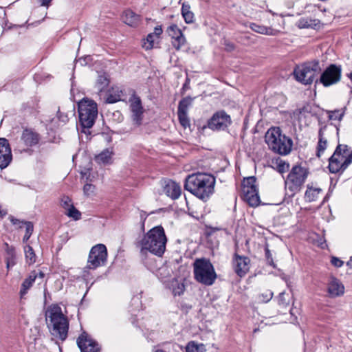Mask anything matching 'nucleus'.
<instances>
[{
  "mask_svg": "<svg viewBox=\"0 0 352 352\" xmlns=\"http://www.w3.org/2000/svg\"><path fill=\"white\" fill-rule=\"evenodd\" d=\"M215 178L210 174L196 173L185 179L184 188L201 200H207L214 192Z\"/></svg>",
  "mask_w": 352,
  "mask_h": 352,
  "instance_id": "nucleus-1",
  "label": "nucleus"
},
{
  "mask_svg": "<svg viewBox=\"0 0 352 352\" xmlns=\"http://www.w3.org/2000/svg\"><path fill=\"white\" fill-rule=\"evenodd\" d=\"M167 238L162 226H158L147 232L138 242V247L142 254L147 252L157 256H162L165 250Z\"/></svg>",
  "mask_w": 352,
  "mask_h": 352,
  "instance_id": "nucleus-2",
  "label": "nucleus"
},
{
  "mask_svg": "<svg viewBox=\"0 0 352 352\" xmlns=\"http://www.w3.org/2000/svg\"><path fill=\"white\" fill-rule=\"evenodd\" d=\"M45 320L51 334L61 340L67 337L69 321L58 305H52L46 310Z\"/></svg>",
  "mask_w": 352,
  "mask_h": 352,
  "instance_id": "nucleus-3",
  "label": "nucleus"
},
{
  "mask_svg": "<svg viewBox=\"0 0 352 352\" xmlns=\"http://www.w3.org/2000/svg\"><path fill=\"white\" fill-rule=\"evenodd\" d=\"M265 142L269 147L274 152L280 155L289 154L292 148L293 141L281 133L278 127H272L265 133Z\"/></svg>",
  "mask_w": 352,
  "mask_h": 352,
  "instance_id": "nucleus-4",
  "label": "nucleus"
},
{
  "mask_svg": "<svg viewBox=\"0 0 352 352\" xmlns=\"http://www.w3.org/2000/svg\"><path fill=\"white\" fill-rule=\"evenodd\" d=\"M352 163V151L349 152L348 146L338 144L329 160V169L331 173L344 171Z\"/></svg>",
  "mask_w": 352,
  "mask_h": 352,
  "instance_id": "nucleus-5",
  "label": "nucleus"
},
{
  "mask_svg": "<svg viewBox=\"0 0 352 352\" xmlns=\"http://www.w3.org/2000/svg\"><path fill=\"white\" fill-rule=\"evenodd\" d=\"M195 278L205 285H212L216 278L217 274L209 259L197 258L193 263Z\"/></svg>",
  "mask_w": 352,
  "mask_h": 352,
  "instance_id": "nucleus-6",
  "label": "nucleus"
},
{
  "mask_svg": "<svg viewBox=\"0 0 352 352\" xmlns=\"http://www.w3.org/2000/svg\"><path fill=\"white\" fill-rule=\"evenodd\" d=\"M78 106L82 126L87 129L92 127L98 116L97 104L92 100L84 98L78 102Z\"/></svg>",
  "mask_w": 352,
  "mask_h": 352,
  "instance_id": "nucleus-7",
  "label": "nucleus"
},
{
  "mask_svg": "<svg viewBox=\"0 0 352 352\" xmlns=\"http://www.w3.org/2000/svg\"><path fill=\"white\" fill-rule=\"evenodd\" d=\"M320 71L318 61L314 60L296 66L294 71V75L298 82L304 85H309L313 82Z\"/></svg>",
  "mask_w": 352,
  "mask_h": 352,
  "instance_id": "nucleus-8",
  "label": "nucleus"
},
{
  "mask_svg": "<svg viewBox=\"0 0 352 352\" xmlns=\"http://www.w3.org/2000/svg\"><path fill=\"white\" fill-rule=\"evenodd\" d=\"M308 172L300 166H294L291 170L285 181L286 187L292 195L300 191L305 182Z\"/></svg>",
  "mask_w": 352,
  "mask_h": 352,
  "instance_id": "nucleus-9",
  "label": "nucleus"
},
{
  "mask_svg": "<svg viewBox=\"0 0 352 352\" xmlns=\"http://www.w3.org/2000/svg\"><path fill=\"white\" fill-rule=\"evenodd\" d=\"M243 201L252 207H256L261 203L256 177L254 176L243 177Z\"/></svg>",
  "mask_w": 352,
  "mask_h": 352,
  "instance_id": "nucleus-10",
  "label": "nucleus"
},
{
  "mask_svg": "<svg viewBox=\"0 0 352 352\" xmlns=\"http://www.w3.org/2000/svg\"><path fill=\"white\" fill-rule=\"evenodd\" d=\"M107 258V248L103 244L94 246L89 252L87 267L89 269H96L104 265Z\"/></svg>",
  "mask_w": 352,
  "mask_h": 352,
  "instance_id": "nucleus-11",
  "label": "nucleus"
},
{
  "mask_svg": "<svg viewBox=\"0 0 352 352\" xmlns=\"http://www.w3.org/2000/svg\"><path fill=\"white\" fill-rule=\"evenodd\" d=\"M129 103L132 121L137 126L141 125L144 118V109L140 98L134 93L129 98Z\"/></svg>",
  "mask_w": 352,
  "mask_h": 352,
  "instance_id": "nucleus-12",
  "label": "nucleus"
},
{
  "mask_svg": "<svg viewBox=\"0 0 352 352\" xmlns=\"http://www.w3.org/2000/svg\"><path fill=\"white\" fill-rule=\"evenodd\" d=\"M231 123V119L224 111L216 112L210 119L208 126L214 131L225 130Z\"/></svg>",
  "mask_w": 352,
  "mask_h": 352,
  "instance_id": "nucleus-13",
  "label": "nucleus"
},
{
  "mask_svg": "<svg viewBox=\"0 0 352 352\" xmlns=\"http://www.w3.org/2000/svg\"><path fill=\"white\" fill-rule=\"evenodd\" d=\"M341 78V69L335 65L327 67L320 76L321 83L325 86H331L340 81Z\"/></svg>",
  "mask_w": 352,
  "mask_h": 352,
  "instance_id": "nucleus-14",
  "label": "nucleus"
},
{
  "mask_svg": "<svg viewBox=\"0 0 352 352\" xmlns=\"http://www.w3.org/2000/svg\"><path fill=\"white\" fill-rule=\"evenodd\" d=\"M77 344L81 352H98L100 349L98 343L86 332L78 338Z\"/></svg>",
  "mask_w": 352,
  "mask_h": 352,
  "instance_id": "nucleus-15",
  "label": "nucleus"
},
{
  "mask_svg": "<svg viewBox=\"0 0 352 352\" xmlns=\"http://www.w3.org/2000/svg\"><path fill=\"white\" fill-rule=\"evenodd\" d=\"M167 32L171 38L172 45L175 50H179L186 44V39L177 25H170L167 29Z\"/></svg>",
  "mask_w": 352,
  "mask_h": 352,
  "instance_id": "nucleus-16",
  "label": "nucleus"
},
{
  "mask_svg": "<svg viewBox=\"0 0 352 352\" xmlns=\"http://www.w3.org/2000/svg\"><path fill=\"white\" fill-rule=\"evenodd\" d=\"M12 160V151L8 140L4 138H0V168H6Z\"/></svg>",
  "mask_w": 352,
  "mask_h": 352,
  "instance_id": "nucleus-17",
  "label": "nucleus"
},
{
  "mask_svg": "<svg viewBox=\"0 0 352 352\" xmlns=\"http://www.w3.org/2000/svg\"><path fill=\"white\" fill-rule=\"evenodd\" d=\"M327 292L331 298L341 296L344 294V286L338 278L331 277L327 283Z\"/></svg>",
  "mask_w": 352,
  "mask_h": 352,
  "instance_id": "nucleus-18",
  "label": "nucleus"
},
{
  "mask_svg": "<svg viewBox=\"0 0 352 352\" xmlns=\"http://www.w3.org/2000/svg\"><path fill=\"white\" fill-rule=\"evenodd\" d=\"M163 191L168 197L173 199L179 198L182 193L179 184L172 180H168L164 182Z\"/></svg>",
  "mask_w": 352,
  "mask_h": 352,
  "instance_id": "nucleus-19",
  "label": "nucleus"
},
{
  "mask_svg": "<svg viewBox=\"0 0 352 352\" xmlns=\"http://www.w3.org/2000/svg\"><path fill=\"white\" fill-rule=\"evenodd\" d=\"M21 140L26 146H33L38 144L40 136L38 133L32 130L25 129L23 131Z\"/></svg>",
  "mask_w": 352,
  "mask_h": 352,
  "instance_id": "nucleus-20",
  "label": "nucleus"
},
{
  "mask_svg": "<svg viewBox=\"0 0 352 352\" xmlns=\"http://www.w3.org/2000/svg\"><path fill=\"white\" fill-rule=\"evenodd\" d=\"M11 222L14 225L17 226L19 228H21L23 226H25V233L23 236V241L24 243L27 242L30 238L34 230V226L32 223L30 221H21L19 219H14L13 217L11 218Z\"/></svg>",
  "mask_w": 352,
  "mask_h": 352,
  "instance_id": "nucleus-21",
  "label": "nucleus"
},
{
  "mask_svg": "<svg viewBox=\"0 0 352 352\" xmlns=\"http://www.w3.org/2000/svg\"><path fill=\"white\" fill-rule=\"evenodd\" d=\"M37 277L38 274L36 271L34 270L31 272L28 277L24 280L21 284L20 289L21 298H23L28 293V290L32 287Z\"/></svg>",
  "mask_w": 352,
  "mask_h": 352,
  "instance_id": "nucleus-22",
  "label": "nucleus"
},
{
  "mask_svg": "<svg viewBox=\"0 0 352 352\" xmlns=\"http://www.w3.org/2000/svg\"><path fill=\"white\" fill-rule=\"evenodd\" d=\"M123 21L131 27H136L138 25L140 17L131 10H126L122 15Z\"/></svg>",
  "mask_w": 352,
  "mask_h": 352,
  "instance_id": "nucleus-23",
  "label": "nucleus"
},
{
  "mask_svg": "<svg viewBox=\"0 0 352 352\" xmlns=\"http://www.w3.org/2000/svg\"><path fill=\"white\" fill-rule=\"evenodd\" d=\"M326 129V126L322 127L320 129L318 132V143L317 146V156L320 157L321 155L324 153L327 146V140L326 138L324 136V131Z\"/></svg>",
  "mask_w": 352,
  "mask_h": 352,
  "instance_id": "nucleus-24",
  "label": "nucleus"
},
{
  "mask_svg": "<svg viewBox=\"0 0 352 352\" xmlns=\"http://www.w3.org/2000/svg\"><path fill=\"white\" fill-rule=\"evenodd\" d=\"M242 264V256H241L238 252V247L237 243H236V250L235 253L234 254L232 265V268L238 275L239 277H242V268L241 267V265Z\"/></svg>",
  "mask_w": 352,
  "mask_h": 352,
  "instance_id": "nucleus-25",
  "label": "nucleus"
},
{
  "mask_svg": "<svg viewBox=\"0 0 352 352\" xmlns=\"http://www.w3.org/2000/svg\"><path fill=\"white\" fill-rule=\"evenodd\" d=\"M123 96V91L118 87H113L111 90L109 91L106 102L107 103H116L122 100Z\"/></svg>",
  "mask_w": 352,
  "mask_h": 352,
  "instance_id": "nucleus-26",
  "label": "nucleus"
},
{
  "mask_svg": "<svg viewBox=\"0 0 352 352\" xmlns=\"http://www.w3.org/2000/svg\"><path fill=\"white\" fill-rule=\"evenodd\" d=\"M113 152L107 148L102 151L100 154L95 157L97 163L101 164H108L111 163Z\"/></svg>",
  "mask_w": 352,
  "mask_h": 352,
  "instance_id": "nucleus-27",
  "label": "nucleus"
},
{
  "mask_svg": "<svg viewBox=\"0 0 352 352\" xmlns=\"http://www.w3.org/2000/svg\"><path fill=\"white\" fill-rule=\"evenodd\" d=\"M109 79L105 73L100 74L96 82L95 87L98 92H102L108 87Z\"/></svg>",
  "mask_w": 352,
  "mask_h": 352,
  "instance_id": "nucleus-28",
  "label": "nucleus"
},
{
  "mask_svg": "<svg viewBox=\"0 0 352 352\" xmlns=\"http://www.w3.org/2000/svg\"><path fill=\"white\" fill-rule=\"evenodd\" d=\"M321 192L322 189L320 188L307 186V189L305 195V200L309 202L316 201Z\"/></svg>",
  "mask_w": 352,
  "mask_h": 352,
  "instance_id": "nucleus-29",
  "label": "nucleus"
},
{
  "mask_svg": "<svg viewBox=\"0 0 352 352\" xmlns=\"http://www.w3.org/2000/svg\"><path fill=\"white\" fill-rule=\"evenodd\" d=\"M182 14L186 23H192L194 21V14L190 10L189 4L184 3L182 6Z\"/></svg>",
  "mask_w": 352,
  "mask_h": 352,
  "instance_id": "nucleus-30",
  "label": "nucleus"
},
{
  "mask_svg": "<svg viewBox=\"0 0 352 352\" xmlns=\"http://www.w3.org/2000/svg\"><path fill=\"white\" fill-rule=\"evenodd\" d=\"M250 28L254 32L266 35H274L275 30L271 28H268L264 25H261L256 23H250Z\"/></svg>",
  "mask_w": 352,
  "mask_h": 352,
  "instance_id": "nucleus-31",
  "label": "nucleus"
},
{
  "mask_svg": "<svg viewBox=\"0 0 352 352\" xmlns=\"http://www.w3.org/2000/svg\"><path fill=\"white\" fill-rule=\"evenodd\" d=\"M206 346L202 343H197L195 341L189 342L186 346V352H206Z\"/></svg>",
  "mask_w": 352,
  "mask_h": 352,
  "instance_id": "nucleus-32",
  "label": "nucleus"
},
{
  "mask_svg": "<svg viewBox=\"0 0 352 352\" xmlns=\"http://www.w3.org/2000/svg\"><path fill=\"white\" fill-rule=\"evenodd\" d=\"M192 98L186 97L182 99L178 104L177 113H188L189 107L192 104Z\"/></svg>",
  "mask_w": 352,
  "mask_h": 352,
  "instance_id": "nucleus-33",
  "label": "nucleus"
},
{
  "mask_svg": "<svg viewBox=\"0 0 352 352\" xmlns=\"http://www.w3.org/2000/svg\"><path fill=\"white\" fill-rule=\"evenodd\" d=\"M170 289L175 296H180L184 291V285L183 283H179L177 279L173 278L170 282Z\"/></svg>",
  "mask_w": 352,
  "mask_h": 352,
  "instance_id": "nucleus-34",
  "label": "nucleus"
},
{
  "mask_svg": "<svg viewBox=\"0 0 352 352\" xmlns=\"http://www.w3.org/2000/svg\"><path fill=\"white\" fill-rule=\"evenodd\" d=\"M26 262L29 265L34 264L36 260V256L33 248L30 245H26L24 248Z\"/></svg>",
  "mask_w": 352,
  "mask_h": 352,
  "instance_id": "nucleus-35",
  "label": "nucleus"
},
{
  "mask_svg": "<svg viewBox=\"0 0 352 352\" xmlns=\"http://www.w3.org/2000/svg\"><path fill=\"white\" fill-rule=\"evenodd\" d=\"M157 38L155 35L153 34H148L146 38L143 40L142 47L146 50H148L152 49L154 47V43Z\"/></svg>",
  "mask_w": 352,
  "mask_h": 352,
  "instance_id": "nucleus-36",
  "label": "nucleus"
},
{
  "mask_svg": "<svg viewBox=\"0 0 352 352\" xmlns=\"http://www.w3.org/2000/svg\"><path fill=\"white\" fill-rule=\"evenodd\" d=\"M65 214L74 220H79L81 218V213L74 205L65 210Z\"/></svg>",
  "mask_w": 352,
  "mask_h": 352,
  "instance_id": "nucleus-37",
  "label": "nucleus"
},
{
  "mask_svg": "<svg viewBox=\"0 0 352 352\" xmlns=\"http://www.w3.org/2000/svg\"><path fill=\"white\" fill-rule=\"evenodd\" d=\"M179 121L180 124L184 129L189 128L190 126V122L188 113H177Z\"/></svg>",
  "mask_w": 352,
  "mask_h": 352,
  "instance_id": "nucleus-38",
  "label": "nucleus"
},
{
  "mask_svg": "<svg viewBox=\"0 0 352 352\" xmlns=\"http://www.w3.org/2000/svg\"><path fill=\"white\" fill-rule=\"evenodd\" d=\"M327 113L329 118L332 120H340L344 116V111L340 110L329 111Z\"/></svg>",
  "mask_w": 352,
  "mask_h": 352,
  "instance_id": "nucleus-39",
  "label": "nucleus"
},
{
  "mask_svg": "<svg viewBox=\"0 0 352 352\" xmlns=\"http://www.w3.org/2000/svg\"><path fill=\"white\" fill-rule=\"evenodd\" d=\"M95 190L96 186L91 184L87 183L83 186V192L86 196L94 195Z\"/></svg>",
  "mask_w": 352,
  "mask_h": 352,
  "instance_id": "nucleus-40",
  "label": "nucleus"
},
{
  "mask_svg": "<svg viewBox=\"0 0 352 352\" xmlns=\"http://www.w3.org/2000/svg\"><path fill=\"white\" fill-rule=\"evenodd\" d=\"M276 163H277L276 170L280 173H283L288 170L289 164L287 163H286L285 162L280 160L279 161H277Z\"/></svg>",
  "mask_w": 352,
  "mask_h": 352,
  "instance_id": "nucleus-41",
  "label": "nucleus"
},
{
  "mask_svg": "<svg viewBox=\"0 0 352 352\" xmlns=\"http://www.w3.org/2000/svg\"><path fill=\"white\" fill-rule=\"evenodd\" d=\"M60 205L66 210L73 206L72 199L67 196H63L60 200Z\"/></svg>",
  "mask_w": 352,
  "mask_h": 352,
  "instance_id": "nucleus-42",
  "label": "nucleus"
},
{
  "mask_svg": "<svg viewBox=\"0 0 352 352\" xmlns=\"http://www.w3.org/2000/svg\"><path fill=\"white\" fill-rule=\"evenodd\" d=\"M80 175L82 179H85L87 182H92L94 178V176H91L90 168H85L84 170H81Z\"/></svg>",
  "mask_w": 352,
  "mask_h": 352,
  "instance_id": "nucleus-43",
  "label": "nucleus"
},
{
  "mask_svg": "<svg viewBox=\"0 0 352 352\" xmlns=\"http://www.w3.org/2000/svg\"><path fill=\"white\" fill-rule=\"evenodd\" d=\"M6 252L8 254V258H15V249L13 246H10L7 243H5Z\"/></svg>",
  "mask_w": 352,
  "mask_h": 352,
  "instance_id": "nucleus-44",
  "label": "nucleus"
},
{
  "mask_svg": "<svg viewBox=\"0 0 352 352\" xmlns=\"http://www.w3.org/2000/svg\"><path fill=\"white\" fill-rule=\"evenodd\" d=\"M278 305L283 308L287 307L289 302L285 299V293L281 292L278 296Z\"/></svg>",
  "mask_w": 352,
  "mask_h": 352,
  "instance_id": "nucleus-45",
  "label": "nucleus"
},
{
  "mask_svg": "<svg viewBox=\"0 0 352 352\" xmlns=\"http://www.w3.org/2000/svg\"><path fill=\"white\" fill-rule=\"evenodd\" d=\"M331 263L333 266L336 267H340L344 263L342 261L335 256L331 258Z\"/></svg>",
  "mask_w": 352,
  "mask_h": 352,
  "instance_id": "nucleus-46",
  "label": "nucleus"
},
{
  "mask_svg": "<svg viewBox=\"0 0 352 352\" xmlns=\"http://www.w3.org/2000/svg\"><path fill=\"white\" fill-rule=\"evenodd\" d=\"M58 118L63 123H66L69 120L68 115L61 112L60 110L58 111Z\"/></svg>",
  "mask_w": 352,
  "mask_h": 352,
  "instance_id": "nucleus-47",
  "label": "nucleus"
},
{
  "mask_svg": "<svg viewBox=\"0 0 352 352\" xmlns=\"http://www.w3.org/2000/svg\"><path fill=\"white\" fill-rule=\"evenodd\" d=\"M36 345H37V343H36ZM31 352H48V350L44 346L39 344L38 346H35L34 349L32 350Z\"/></svg>",
  "mask_w": 352,
  "mask_h": 352,
  "instance_id": "nucleus-48",
  "label": "nucleus"
},
{
  "mask_svg": "<svg viewBox=\"0 0 352 352\" xmlns=\"http://www.w3.org/2000/svg\"><path fill=\"white\" fill-rule=\"evenodd\" d=\"M298 26L301 28H309L311 24L308 23L307 19H301L298 22Z\"/></svg>",
  "mask_w": 352,
  "mask_h": 352,
  "instance_id": "nucleus-49",
  "label": "nucleus"
},
{
  "mask_svg": "<svg viewBox=\"0 0 352 352\" xmlns=\"http://www.w3.org/2000/svg\"><path fill=\"white\" fill-rule=\"evenodd\" d=\"M272 296H273V293L272 292H267L265 294H263L261 295V296L263 297L262 300L263 302H268L272 298Z\"/></svg>",
  "mask_w": 352,
  "mask_h": 352,
  "instance_id": "nucleus-50",
  "label": "nucleus"
},
{
  "mask_svg": "<svg viewBox=\"0 0 352 352\" xmlns=\"http://www.w3.org/2000/svg\"><path fill=\"white\" fill-rule=\"evenodd\" d=\"M153 34L155 35V37L157 38H158L159 36L162 34V29L161 26L155 27L154 29V32Z\"/></svg>",
  "mask_w": 352,
  "mask_h": 352,
  "instance_id": "nucleus-51",
  "label": "nucleus"
},
{
  "mask_svg": "<svg viewBox=\"0 0 352 352\" xmlns=\"http://www.w3.org/2000/svg\"><path fill=\"white\" fill-rule=\"evenodd\" d=\"M14 258H6V265H7V268H10V267H12L15 265V261H14Z\"/></svg>",
  "mask_w": 352,
  "mask_h": 352,
  "instance_id": "nucleus-52",
  "label": "nucleus"
},
{
  "mask_svg": "<svg viewBox=\"0 0 352 352\" xmlns=\"http://www.w3.org/2000/svg\"><path fill=\"white\" fill-rule=\"evenodd\" d=\"M42 6L48 7L52 0H38Z\"/></svg>",
  "mask_w": 352,
  "mask_h": 352,
  "instance_id": "nucleus-53",
  "label": "nucleus"
},
{
  "mask_svg": "<svg viewBox=\"0 0 352 352\" xmlns=\"http://www.w3.org/2000/svg\"><path fill=\"white\" fill-rule=\"evenodd\" d=\"M243 274H244L245 273V272L248 271V270H246L245 268V266L248 265V263L250 262V260H249V258H248L246 257H243Z\"/></svg>",
  "mask_w": 352,
  "mask_h": 352,
  "instance_id": "nucleus-54",
  "label": "nucleus"
},
{
  "mask_svg": "<svg viewBox=\"0 0 352 352\" xmlns=\"http://www.w3.org/2000/svg\"><path fill=\"white\" fill-rule=\"evenodd\" d=\"M166 271H168V274H169V270H168V267L166 266H164L159 270V273L160 276H162L163 273Z\"/></svg>",
  "mask_w": 352,
  "mask_h": 352,
  "instance_id": "nucleus-55",
  "label": "nucleus"
},
{
  "mask_svg": "<svg viewBox=\"0 0 352 352\" xmlns=\"http://www.w3.org/2000/svg\"><path fill=\"white\" fill-rule=\"evenodd\" d=\"M37 274H38V277L37 278H39L40 279H43L45 276V274L41 272V271H39V272H36Z\"/></svg>",
  "mask_w": 352,
  "mask_h": 352,
  "instance_id": "nucleus-56",
  "label": "nucleus"
},
{
  "mask_svg": "<svg viewBox=\"0 0 352 352\" xmlns=\"http://www.w3.org/2000/svg\"><path fill=\"white\" fill-rule=\"evenodd\" d=\"M265 255H266L267 259L269 260L270 258L271 257V254L268 249H266V250H265Z\"/></svg>",
  "mask_w": 352,
  "mask_h": 352,
  "instance_id": "nucleus-57",
  "label": "nucleus"
},
{
  "mask_svg": "<svg viewBox=\"0 0 352 352\" xmlns=\"http://www.w3.org/2000/svg\"><path fill=\"white\" fill-rule=\"evenodd\" d=\"M346 265L350 267H352V258L346 263Z\"/></svg>",
  "mask_w": 352,
  "mask_h": 352,
  "instance_id": "nucleus-58",
  "label": "nucleus"
},
{
  "mask_svg": "<svg viewBox=\"0 0 352 352\" xmlns=\"http://www.w3.org/2000/svg\"><path fill=\"white\" fill-rule=\"evenodd\" d=\"M140 217H141V219L143 220V222H144L145 221L146 218L145 214L142 213Z\"/></svg>",
  "mask_w": 352,
  "mask_h": 352,
  "instance_id": "nucleus-59",
  "label": "nucleus"
},
{
  "mask_svg": "<svg viewBox=\"0 0 352 352\" xmlns=\"http://www.w3.org/2000/svg\"><path fill=\"white\" fill-rule=\"evenodd\" d=\"M218 230L219 229H218V228H210V229H209V232H208V233H209V234H211L212 233V232H213L214 230Z\"/></svg>",
  "mask_w": 352,
  "mask_h": 352,
  "instance_id": "nucleus-60",
  "label": "nucleus"
},
{
  "mask_svg": "<svg viewBox=\"0 0 352 352\" xmlns=\"http://www.w3.org/2000/svg\"><path fill=\"white\" fill-rule=\"evenodd\" d=\"M71 108H72V110H71L70 113H72L74 112V109H75V106L72 103L71 104Z\"/></svg>",
  "mask_w": 352,
  "mask_h": 352,
  "instance_id": "nucleus-61",
  "label": "nucleus"
},
{
  "mask_svg": "<svg viewBox=\"0 0 352 352\" xmlns=\"http://www.w3.org/2000/svg\"><path fill=\"white\" fill-rule=\"evenodd\" d=\"M155 352H166V351H163L162 349H157Z\"/></svg>",
  "mask_w": 352,
  "mask_h": 352,
  "instance_id": "nucleus-62",
  "label": "nucleus"
},
{
  "mask_svg": "<svg viewBox=\"0 0 352 352\" xmlns=\"http://www.w3.org/2000/svg\"><path fill=\"white\" fill-rule=\"evenodd\" d=\"M239 197L242 199V192L240 191L239 192Z\"/></svg>",
  "mask_w": 352,
  "mask_h": 352,
  "instance_id": "nucleus-63",
  "label": "nucleus"
},
{
  "mask_svg": "<svg viewBox=\"0 0 352 352\" xmlns=\"http://www.w3.org/2000/svg\"><path fill=\"white\" fill-rule=\"evenodd\" d=\"M351 352H352V351Z\"/></svg>",
  "mask_w": 352,
  "mask_h": 352,
  "instance_id": "nucleus-64",
  "label": "nucleus"
}]
</instances>
